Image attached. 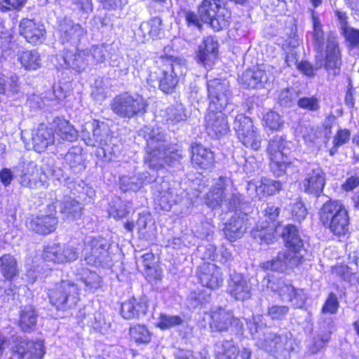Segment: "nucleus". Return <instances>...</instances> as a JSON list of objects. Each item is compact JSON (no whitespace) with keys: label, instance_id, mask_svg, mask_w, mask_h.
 <instances>
[{"label":"nucleus","instance_id":"1","mask_svg":"<svg viewBox=\"0 0 359 359\" xmlns=\"http://www.w3.org/2000/svg\"><path fill=\"white\" fill-rule=\"evenodd\" d=\"M147 142L146 156L148 166L159 170L168 165L175 166L183 158L182 151L167 142L165 132L158 127L144 126L139 131Z\"/></svg>","mask_w":359,"mask_h":359},{"label":"nucleus","instance_id":"2","mask_svg":"<svg viewBox=\"0 0 359 359\" xmlns=\"http://www.w3.org/2000/svg\"><path fill=\"white\" fill-rule=\"evenodd\" d=\"M156 69L151 72L149 79L152 85L156 82L159 88L170 93L176 87L179 78L186 74V60L178 57H160Z\"/></svg>","mask_w":359,"mask_h":359},{"label":"nucleus","instance_id":"3","mask_svg":"<svg viewBox=\"0 0 359 359\" xmlns=\"http://www.w3.org/2000/svg\"><path fill=\"white\" fill-rule=\"evenodd\" d=\"M319 217L323 226L329 228L334 235L341 236L348 233V211L340 201H326L320 209Z\"/></svg>","mask_w":359,"mask_h":359},{"label":"nucleus","instance_id":"4","mask_svg":"<svg viewBox=\"0 0 359 359\" xmlns=\"http://www.w3.org/2000/svg\"><path fill=\"white\" fill-rule=\"evenodd\" d=\"M147 107V102L142 95L128 92L115 96L110 104V109L116 115L126 118L144 114Z\"/></svg>","mask_w":359,"mask_h":359},{"label":"nucleus","instance_id":"5","mask_svg":"<svg viewBox=\"0 0 359 359\" xmlns=\"http://www.w3.org/2000/svg\"><path fill=\"white\" fill-rule=\"evenodd\" d=\"M48 298L50 303L57 310L72 309L80 299L79 287L72 281L62 280L49 290Z\"/></svg>","mask_w":359,"mask_h":359},{"label":"nucleus","instance_id":"6","mask_svg":"<svg viewBox=\"0 0 359 359\" xmlns=\"http://www.w3.org/2000/svg\"><path fill=\"white\" fill-rule=\"evenodd\" d=\"M294 339L290 332L269 333L259 340L258 348L271 353L278 359H288L294 351Z\"/></svg>","mask_w":359,"mask_h":359},{"label":"nucleus","instance_id":"7","mask_svg":"<svg viewBox=\"0 0 359 359\" xmlns=\"http://www.w3.org/2000/svg\"><path fill=\"white\" fill-rule=\"evenodd\" d=\"M289 144L282 136L276 135L269 141L267 152L270 156V168L273 174L280 177L287 173V170L292 165L288 156Z\"/></svg>","mask_w":359,"mask_h":359},{"label":"nucleus","instance_id":"8","mask_svg":"<svg viewBox=\"0 0 359 359\" xmlns=\"http://www.w3.org/2000/svg\"><path fill=\"white\" fill-rule=\"evenodd\" d=\"M108 248L107 241L103 238L86 237L82 251L85 261L88 264L96 266L108 265Z\"/></svg>","mask_w":359,"mask_h":359},{"label":"nucleus","instance_id":"9","mask_svg":"<svg viewBox=\"0 0 359 359\" xmlns=\"http://www.w3.org/2000/svg\"><path fill=\"white\" fill-rule=\"evenodd\" d=\"M267 287L278 293L283 301L291 302L294 307L302 308L306 301L303 289L295 288L289 281L272 277L268 280Z\"/></svg>","mask_w":359,"mask_h":359},{"label":"nucleus","instance_id":"10","mask_svg":"<svg viewBox=\"0 0 359 359\" xmlns=\"http://www.w3.org/2000/svg\"><path fill=\"white\" fill-rule=\"evenodd\" d=\"M341 53L337 39L334 36L330 35L327 39L324 61L316 62V69L323 66L330 76L336 77L341 72Z\"/></svg>","mask_w":359,"mask_h":359},{"label":"nucleus","instance_id":"11","mask_svg":"<svg viewBox=\"0 0 359 359\" xmlns=\"http://www.w3.org/2000/svg\"><path fill=\"white\" fill-rule=\"evenodd\" d=\"M209 108L210 110H223L229 103L231 92L228 81L215 79L207 83Z\"/></svg>","mask_w":359,"mask_h":359},{"label":"nucleus","instance_id":"12","mask_svg":"<svg viewBox=\"0 0 359 359\" xmlns=\"http://www.w3.org/2000/svg\"><path fill=\"white\" fill-rule=\"evenodd\" d=\"M53 204L48 205V212H40L27 220V228L39 234L47 235L57 228L58 224L57 217L55 216L56 210Z\"/></svg>","mask_w":359,"mask_h":359},{"label":"nucleus","instance_id":"13","mask_svg":"<svg viewBox=\"0 0 359 359\" xmlns=\"http://www.w3.org/2000/svg\"><path fill=\"white\" fill-rule=\"evenodd\" d=\"M42 257L45 262L70 263L78 259L79 251L76 248L69 244H53L44 248Z\"/></svg>","mask_w":359,"mask_h":359},{"label":"nucleus","instance_id":"14","mask_svg":"<svg viewBox=\"0 0 359 359\" xmlns=\"http://www.w3.org/2000/svg\"><path fill=\"white\" fill-rule=\"evenodd\" d=\"M107 132L104 125L102 126L98 122L94 121L92 123H87L85 124L83 130H82V135L83 138L87 140V144L95 146L97 143L102 146V149L104 155L107 153L116 155L118 151V147L114 145L113 147L107 144V139L104 138V135Z\"/></svg>","mask_w":359,"mask_h":359},{"label":"nucleus","instance_id":"15","mask_svg":"<svg viewBox=\"0 0 359 359\" xmlns=\"http://www.w3.org/2000/svg\"><path fill=\"white\" fill-rule=\"evenodd\" d=\"M58 32L62 43L77 47L86 35L85 29L78 23L65 18L60 22Z\"/></svg>","mask_w":359,"mask_h":359},{"label":"nucleus","instance_id":"16","mask_svg":"<svg viewBox=\"0 0 359 359\" xmlns=\"http://www.w3.org/2000/svg\"><path fill=\"white\" fill-rule=\"evenodd\" d=\"M20 184L30 189H46L48 186V177L43 168L31 162L20 178Z\"/></svg>","mask_w":359,"mask_h":359},{"label":"nucleus","instance_id":"17","mask_svg":"<svg viewBox=\"0 0 359 359\" xmlns=\"http://www.w3.org/2000/svg\"><path fill=\"white\" fill-rule=\"evenodd\" d=\"M205 126L207 133L212 137L225 135L229 130L228 121L222 110H210L205 116Z\"/></svg>","mask_w":359,"mask_h":359},{"label":"nucleus","instance_id":"18","mask_svg":"<svg viewBox=\"0 0 359 359\" xmlns=\"http://www.w3.org/2000/svg\"><path fill=\"white\" fill-rule=\"evenodd\" d=\"M197 276L203 286L212 290L219 287L223 282L220 269L212 263L201 264L197 269Z\"/></svg>","mask_w":359,"mask_h":359},{"label":"nucleus","instance_id":"19","mask_svg":"<svg viewBox=\"0 0 359 359\" xmlns=\"http://www.w3.org/2000/svg\"><path fill=\"white\" fill-rule=\"evenodd\" d=\"M210 318V327L212 332H226L231 325H238L240 323L231 311L222 307L212 310Z\"/></svg>","mask_w":359,"mask_h":359},{"label":"nucleus","instance_id":"20","mask_svg":"<svg viewBox=\"0 0 359 359\" xmlns=\"http://www.w3.org/2000/svg\"><path fill=\"white\" fill-rule=\"evenodd\" d=\"M19 32L27 42L34 45L41 43L46 33L43 25L28 18L20 21Z\"/></svg>","mask_w":359,"mask_h":359},{"label":"nucleus","instance_id":"21","mask_svg":"<svg viewBox=\"0 0 359 359\" xmlns=\"http://www.w3.org/2000/svg\"><path fill=\"white\" fill-rule=\"evenodd\" d=\"M227 292L236 300L244 301L252 296V285L242 274L234 273L229 281Z\"/></svg>","mask_w":359,"mask_h":359},{"label":"nucleus","instance_id":"22","mask_svg":"<svg viewBox=\"0 0 359 359\" xmlns=\"http://www.w3.org/2000/svg\"><path fill=\"white\" fill-rule=\"evenodd\" d=\"M15 348L19 359H41L45 354L42 341H32L19 337Z\"/></svg>","mask_w":359,"mask_h":359},{"label":"nucleus","instance_id":"23","mask_svg":"<svg viewBox=\"0 0 359 359\" xmlns=\"http://www.w3.org/2000/svg\"><path fill=\"white\" fill-rule=\"evenodd\" d=\"M304 259V255H294L285 250L280 252L273 259L264 262L262 268L266 270L277 271H284L287 266L294 267L299 265Z\"/></svg>","mask_w":359,"mask_h":359},{"label":"nucleus","instance_id":"24","mask_svg":"<svg viewBox=\"0 0 359 359\" xmlns=\"http://www.w3.org/2000/svg\"><path fill=\"white\" fill-rule=\"evenodd\" d=\"M148 310V301L144 295L133 297L121 305V313L125 319H139L144 316Z\"/></svg>","mask_w":359,"mask_h":359},{"label":"nucleus","instance_id":"25","mask_svg":"<svg viewBox=\"0 0 359 359\" xmlns=\"http://www.w3.org/2000/svg\"><path fill=\"white\" fill-rule=\"evenodd\" d=\"M75 48V51L67 50L64 55L60 56L63 61L60 65L81 72L90 65V53L88 50H79L78 46Z\"/></svg>","mask_w":359,"mask_h":359},{"label":"nucleus","instance_id":"26","mask_svg":"<svg viewBox=\"0 0 359 359\" xmlns=\"http://www.w3.org/2000/svg\"><path fill=\"white\" fill-rule=\"evenodd\" d=\"M280 234L288 252H291L294 255H303L302 252L305 251L304 241L296 226L285 225L282 228Z\"/></svg>","mask_w":359,"mask_h":359},{"label":"nucleus","instance_id":"27","mask_svg":"<svg viewBox=\"0 0 359 359\" xmlns=\"http://www.w3.org/2000/svg\"><path fill=\"white\" fill-rule=\"evenodd\" d=\"M29 140L34 149L41 153L55 142L54 133L52 128L40 124L36 128L31 130Z\"/></svg>","mask_w":359,"mask_h":359},{"label":"nucleus","instance_id":"28","mask_svg":"<svg viewBox=\"0 0 359 359\" xmlns=\"http://www.w3.org/2000/svg\"><path fill=\"white\" fill-rule=\"evenodd\" d=\"M273 79L269 71L257 68L256 70L248 69L241 76L240 82L245 88H258L264 86Z\"/></svg>","mask_w":359,"mask_h":359},{"label":"nucleus","instance_id":"29","mask_svg":"<svg viewBox=\"0 0 359 359\" xmlns=\"http://www.w3.org/2000/svg\"><path fill=\"white\" fill-rule=\"evenodd\" d=\"M246 215L241 212H235L226 223L224 233L226 238L230 241H235L241 238L246 231Z\"/></svg>","mask_w":359,"mask_h":359},{"label":"nucleus","instance_id":"30","mask_svg":"<svg viewBox=\"0 0 359 359\" xmlns=\"http://www.w3.org/2000/svg\"><path fill=\"white\" fill-rule=\"evenodd\" d=\"M325 184V174L317 167L307 174L303 181V187L306 193L319 196L323 192Z\"/></svg>","mask_w":359,"mask_h":359},{"label":"nucleus","instance_id":"31","mask_svg":"<svg viewBox=\"0 0 359 359\" xmlns=\"http://www.w3.org/2000/svg\"><path fill=\"white\" fill-rule=\"evenodd\" d=\"M191 153V162L194 166L203 170H210L215 167V155L208 148L198 144H192Z\"/></svg>","mask_w":359,"mask_h":359},{"label":"nucleus","instance_id":"32","mask_svg":"<svg viewBox=\"0 0 359 359\" xmlns=\"http://www.w3.org/2000/svg\"><path fill=\"white\" fill-rule=\"evenodd\" d=\"M162 20L158 17H154L148 21L143 22L136 33L142 43L150 39L159 36L162 30Z\"/></svg>","mask_w":359,"mask_h":359},{"label":"nucleus","instance_id":"33","mask_svg":"<svg viewBox=\"0 0 359 359\" xmlns=\"http://www.w3.org/2000/svg\"><path fill=\"white\" fill-rule=\"evenodd\" d=\"M246 324L250 334L254 340H255V345L258 347L259 340L264 339L270 332L266 325L265 318L262 315H255L251 318L246 321Z\"/></svg>","mask_w":359,"mask_h":359},{"label":"nucleus","instance_id":"34","mask_svg":"<svg viewBox=\"0 0 359 359\" xmlns=\"http://www.w3.org/2000/svg\"><path fill=\"white\" fill-rule=\"evenodd\" d=\"M283 184L280 180H274L270 178H262L260 184L256 185L254 183H248V190H255L256 197L259 199L265 196H271L278 192L282 189Z\"/></svg>","mask_w":359,"mask_h":359},{"label":"nucleus","instance_id":"35","mask_svg":"<svg viewBox=\"0 0 359 359\" xmlns=\"http://www.w3.org/2000/svg\"><path fill=\"white\" fill-rule=\"evenodd\" d=\"M218 44L212 36H207L198 46L197 53L198 60L205 65H210L215 60L217 53Z\"/></svg>","mask_w":359,"mask_h":359},{"label":"nucleus","instance_id":"36","mask_svg":"<svg viewBox=\"0 0 359 359\" xmlns=\"http://www.w3.org/2000/svg\"><path fill=\"white\" fill-rule=\"evenodd\" d=\"M38 313L32 305L20 307L18 325L25 332L33 331L36 326Z\"/></svg>","mask_w":359,"mask_h":359},{"label":"nucleus","instance_id":"37","mask_svg":"<svg viewBox=\"0 0 359 359\" xmlns=\"http://www.w3.org/2000/svg\"><path fill=\"white\" fill-rule=\"evenodd\" d=\"M273 231L274 226H271L269 222H259L252 230L251 235L253 239L260 245H269L273 242Z\"/></svg>","mask_w":359,"mask_h":359},{"label":"nucleus","instance_id":"38","mask_svg":"<svg viewBox=\"0 0 359 359\" xmlns=\"http://www.w3.org/2000/svg\"><path fill=\"white\" fill-rule=\"evenodd\" d=\"M0 271L7 280H12L18 275V266L13 255L4 254L0 257Z\"/></svg>","mask_w":359,"mask_h":359},{"label":"nucleus","instance_id":"39","mask_svg":"<svg viewBox=\"0 0 359 359\" xmlns=\"http://www.w3.org/2000/svg\"><path fill=\"white\" fill-rule=\"evenodd\" d=\"M83 207L81 203L74 199H67L60 207V211L65 219L77 220L81 218Z\"/></svg>","mask_w":359,"mask_h":359},{"label":"nucleus","instance_id":"40","mask_svg":"<svg viewBox=\"0 0 359 359\" xmlns=\"http://www.w3.org/2000/svg\"><path fill=\"white\" fill-rule=\"evenodd\" d=\"M55 133L62 139L74 142L78 138V131L65 119L57 118L55 121Z\"/></svg>","mask_w":359,"mask_h":359},{"label":"nucleus","instance_id":"41","mask_svg":"<svg viewBox=\"0 0 359 359\" xmlns=\"http://www.w3.org/2000/svg\"><path fill=\"white\" fill-rule=\"evenodd\" d=\"M222 6L221 0H203L198 6L201 21L208 23Z\"/></svg>","mask_w":359,"mask_h":359},{"label":"nucleus","instance_id":"42","mask_svg":"<svg viewBox=\"0 0 359 359\" xmlns=\"http://www.w3.org/2000/svg\"><path fill=\"white\" fill-rule=\"evenodd\" d=\"M216 15L208 22L210 26L216 32L228 28L231 22V11L222 6L217 10Z\"/></svg>","mask_w":359,"mask_h":359},{"label":"nucleus","instance_id":"43","mask_svg":"<svg viewBox=\"0 0 359 359\" xmlns=\"http://www.w3.org/2000/svg\"><path fill=\"white\" fill-rule=\"evenodd\" d=\"M144 173L133 176H122L120 178V188L126 192L128 191H137L140 189L144 183Z\"/></svg>","mask_w":359,"mask_h":359},{"label":"nucleus","instance_id":"44","mask_svg":"<svg viewBox=\"0 0 359 359\" xmlns=\"http://www.w3.org/2000/svg\"><path fill=\"white\" fill-rule=\"evenodd\" d=\"M19 60L27 70H36L41 67L40 55L35 50L22 51Z\"/></svg>","mask_w":359,"mask_h":359},{"label":"nucleus","instance_id":"45","mask_svg":"<svg viewBox=\"0 0 359 359\" xmlns=\"http://www.w3.org/2000/svg\"><path fill=\"white\" fill-rule=\"evenodd\" d=\"M163 116L167 122L177 123L186 121L187 116L185 108L182 104H177L168 107L164 111Z\"/></svg>","mask_w":359,"mask_h":359},{"label":"nucleus","instance_id":"46","mask_svg":"<svg viewBox=\"0 0 359 359\" xmlns=\"http://www.w3.org/2000/svg\"><path fill=\"white\" fill-rule=\"evenodd\" d=\"M243 136V137L238 136V138L246 147H250L254 150L260 148L262 139L254 126L251 129L245 130Z\"/></svg>","mask_w":359,"mask_h":359},{"label":"nucleus","instance_id":"47","mask_svg":"<svg viewBox=\"0 0 359 359\" xmlns=\"http://www.w3.org/2000/svg\"><path fill=\"white\" fill-rule=\"evenodd\" d=\"M131 338L137 344H146L151 340V333L144 325H135L130 328Z\"/></svg>","mask_w":359,"mask_h":359},{"label":"nucleus","instance_id":"48","mask_svg":"<svg viewBox=\"0 0 359 359\" xmlns=\"http://www.w3.org/2000/svg\"><path fill=\"white\" fill-rule=\"evenodd\" d=\"M81 279L90 290L95 291L101 287L102 278L97 273L88 269H82Z\"/></svg>","mask_w":359,"mask_h":359},{"label":"nucleus","instance_id":"49","mask_svg":"<svg viewBox=\"0 0 359 359\" xmlns=\"http://www.w3.org/2000/svg\"><path fill=\"white\" fill-rule=\"evenodd\" d=\"M217 346L219 348V353L226 359H236L239 354V350L232 339L222 340L218 342Z\"/></svg>","mask_w":359,"mask_h":359},{"label":"nucleus","instance_id":"50","mask_svg":"<svg viewBox=\"0 0 359 359\" xmlns=\"http://www.w3.org/2000/svg\"><path fill=\"white\" fill-rule=\"evenodd\" d=\"M335 324L332 318H321L319 323L316 334L331 340L332 334L335 331Z\"/></svg>","mask_w":359,"mask_h":359},{"label":"nucleus","instance_id":"51","mask_svg":"<svg viewBox=\"0 0 359 359\" xmlns=\"http://www.w3.org/2000/svg\"><path fill=\"white\" fill-rule=\"evenodd\" d=\"M253 126L251 118L242 114L237 115L233 122V128L237 136H241L242 137H244V132L251 129Z\"/></svg>","mask_w":359,"mask_h":359},{"label":"nucleus","instance_id":"52","mask_svg":"<svg viewBox=\"0 0 359 359\" xmlns=\"http://www.w3.org/2000/svg\"><path fill=\"white\" fill-rule=\"evenodd\" d=\"M297 106L309 111H317L320 107V99L316 95L301 97L297 100Z\"/></svg>","mask_w":359,"mask_h":359},{"label":"nucleus","instance_id":"53","mask_svg":"<svg viewBox=\"0 0 359 359\" xmlns=\"http://www.w3.org/2000/svg\"><path fill=\"white\" fill-rule=\"evenodd\" d=\"M184 320L180 316L162 313L160 315L158 326L162 330L170 329L183 323Z\"/></svg>","mask_w":359,"mask_h":359},{"label":"nucleus","instance_id":"54","mask_svg":"<svg viewBox=\"0 0 359 359\" xmlns=\"http://www.w3.org/2000/svg\"><path fill=\"white\" fill-rule=\"evenodd\" d=\"M264 121L266 126L271 130H280L284 125L281 116L274 111L267 112L264 116Z\"/></svg>","mask_w":359,"mask_h":359},{"label":"nucleus","instance_id":"55","mask_svg":"<svg viewBox=\"0 0 359 359\" xmlns=\"http://www.w3.org/2000/svg\"><path fill=\"white\" fill-rule=\"evenodd\" d=\"M188 300L190 306L194 309L201 304L209 302L210 300V294L206 290L194 291L190 294Z\"/></svg>","mask_w":359,"mask_h":359},{"label":"nucleus","instance_id":"56","mask_svg":"<svg viewBox=\"0 0 359 359\" xmlns=\"http://www.w3.org/2000/svg\"><path fill=\"white\" fill-rule=\"evenodd\" d=\"M224 195L222 192L216 191L211 189L207 193L205 197V201L207 205L212 209L217 208L218 207L222 208V205L224 199Z\"/></svg>","mask_w":359,"mask_h":359},{"label":"nucleus","instance_id":"57","mask_svg":"<svg viewBox=\"0 0 359 359\" xmlns=\"http://www.w3.org/2000/svg\"><path fill=\"white\" fill-rule=\"evenodd\" d=\"M90 53V65L104 62L107 56V50L104 46H94Z\"/></svg>","mask_w":359,"mask_h":359},{"label":"nucleus","instance_id":"58","mask_svg":"<svg viewBox=\"0 0 359 359\" xmlns=\"http://www.w3.org/2000/svg\"><path fill=\"white\" fill-rule=\"evenodd\" d=\"M241 201V195L238 193H232L229 196L225 194L222 209L224 211H233L240 207Z\"/></svg>","mask_w":359,"mask_h":359},{"label":"nucleus","instance_id":"59","mask_svg":"<svg viewBox=\"0 0 359 359\" xmlns=\"http://www.w3.org/2000/svg\"><path fill=\"white\" fill-rule=\"evenodd\" d=\"M109 214L111 217L119 219L126 217L128 214L127 205L118 199L109 209Z\"/></svg>","mask_w":359,"mask_h":359},{"label":"nucleus","instance_id":"60","mask_svg":"<svg viewBox=\"0 0 359 359\" xmlns=\"http://www.w3.org/2000/svg\"><path fill=\"white\" fill-rule=\"evenodd\" d=\"M290 309L284 305H273L268 309V315L273 320H282L288 314Z\"/></svg>","mask_w":359,"mask_h":359},{"label":"nucleus","instance_id":"61","mask_svg":"<svg viewBox=\"0 0 359 359\" xmlns=\"http://www.w3.org/2000/svg\"><path fill=\"white\" fill-rule=\"evenodd\" d=\"M295 95L293 90L289 88H284L278 93V102L283 107H291L294 101Z\"/></svg>","mask_w":359,"mask_h":359},{"label":"nucleus","instance_id":"62","mask_svg":"<svg viewBox=\"0 0 359 359\" xmlns=\"http://www.w3.org/2000/svg\"><path fill=\"white\" fill-rule=\"evenodd\" d=\"M339 306V303L338 302V299L334 293H330L325 301L323 308L322 313H335Z\"/></svg>","mask_w":359,"mask_h":359},{"label":"nucleus","instance_id":"63","mask_svg":"<svg viewBox=\"0 0 359 359\" xmlns=\"http://www.w3.org/2000/svg\"><path fill=\"white\" fill-rule=\"evenodd\" d=\"M343 35L351 46L359 48V29L346 27L342 31Z\"/></svg>","mask_w":359,"mask_h":359},{"label":"nucleus","instance_id":"64","mask_svg":"<svg viewBox=\"0 0 359 359\" xmlns=\"http://www.w3.org/2000/svg\"><path fill=\"white\" fill-rule=\"evenodd\" d=\"M330 341V339L316 334V336L313 339L309 350L311 353L316 354L324 349Z\"/></svg>","mask_w":359,"mask_h":359}]
</instances>
